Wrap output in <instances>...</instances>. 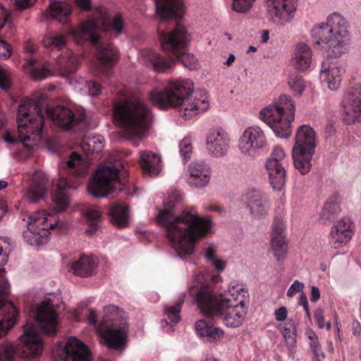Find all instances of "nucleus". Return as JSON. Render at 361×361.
<instances>
[{
  "label": "nucleus",
  "instance_id": "nucleus-62",
  "mask_svg": "<svg viewBox=\"0 0 361 361\" xmlns=\"http://www.w3.org/2000/svg\"><path fill=\"white\" fill-rule=\"evenodd\" d=\"M5 269L0 268V293L5 294L8 288V281L5 279Z\"/></svg>",
  "mask_w": 361,
  "mask_h": 361
},
{
  "label": "nucleus",
  "instance_id": "nucleus-60",
  "mask_svg": "<svg viewBox=\"0 0 361 361\" xmlns=\"http://www.w3.org/2000/svg\"><path fill=\"white\" fill-rule=\"evenodd\" d=\"M49 75V71L47 68L43 67L39 68H35L32 71V75L35 80H41Z\"/></svg>",
  "mask_w": 361,
  "mask_h": 361
},
{
  "label": "nucleus",
  "instance_id": "nucleus-31",
  "mask_svg": "<svg viewBox=\"0 0 361 361\" xmlns=\"http://www.w3.org/2000/svg\"><path fill=\"white\" fill-rule=\"evenodd\" d=\"M291 64L298 71L305 72L312 65V51L308 44L300 42L295 46L291 57Z\"/></svg>",
  "mask_w": 361,
  "mask_h": 361
},
{
  "label": "nucleus",
  "instance_id": "nucleus-38",
  "mask_svg": "<svg viewBox=\"0 0 361 361\" xmlns=\"http://www.w3.org/2000/svg\"><path fill=\"white\" fill-rule=\"evenodd\" d=\"M195 328L201 337L207 338L209 341H220L224 336V331L219 327L214 326L207 319L198 320Z\"/></svg>",
  "mask_w": 361,
  "mask_h": 361
},
{
  "label": "nucleus",
  "instance_id": "nucleus-57",
  "mask_svg": "<svg viewBox=\"0 0 361 361\" xmlns=\"http://www.w3.org/2000/svg\"><path fill=\"white\" fill-rule=\"evenodd\" d=\"M82 85L85 86V88L88 90L92 96H96L101 92V86L97 82L85 80L83 82L82 80Z\"/></svg>",
  "mask_w": 361,
  "mask_h": 361
},
{
  "label": "nucleus",
  "instance_id": "nucleus-64",
  "mask_svg": "<svg viewBox=\"0 0 361 361\" xmlns=\"http://www.w3.org/2000/svg\"><path fill=\"white\" fill-rule=\"evenodd\" d=\"M209 263H211V264L213 265L214 268L219 271H224L226 266V262L225 261L217 257L211 260Z\"/></svg>",
  "mask_w": 361,
  "mask_h": 361
},
{
  "label": "nucleus",
  "instance_id": "nucleus-27",
  "mask_svg": "<svg viewBox=\"0 0 361 361\" xmlns=\"http://www.w3.org/2000/svg\"><path fill=\"white\" fill-rule=\"evenodd\" d=\"M212 296L218 301V303L224 306L243 305L248 300L249 293L246 288L242 284L237 282H231L228 291L221 295L219 298L212 293Z\"/></svg>",
  "mask_w": 361,
  "mask_h": 361
},
{
  "label": "nucleus",
  "instance_id": "nucleus-35",
  "mask_svg": "<svg viewBox=\"0 0 361 361\" xmlns=\"http://www.w3.org/2000/svg\"><path fill=\"white\" fill-rule=\"evenodd\" d=\"M156 13L161 19L182 15L184 9L183 0H155Z\"/></svg>",
  "mask_w": 361,
  "mask_h": 361
},
{
  "label": "nucleus",
  "instance_id": "nucleus-17",
  "mask_svg": "<svg viewBox=\"0 0 361 361\" xmlns=\"http://www.w3.org/2000/svg\"><path fill=\"white\" fill-rule=\"evenodd\" d=\"M268 20L276 26H285L293 20L297 0H265Z\"/></svg>",
  "mask_w": 361,
  "mask_h": 361
},
{
  "label": "nucleus",
  "instance_id": "nucleus-28",
  "mask_svg": "<svg viewBox=\"0 0 361 361\" xmlns=\"http://www.w3.org/2000/svg\"><path fill=\"white\" fill-rule=\"evenodd\" d=\"M247 208L251 215L257 219L266 218L271 210V202L269 197L259 192L252 191L247 193Z\"/></svg>",
  "mask_w": 361,
  "mask_h": 361
},
{
  "label": "nucleus",
  "instance_id": "nucleus-33",
  "mask_svg": "<svg viewBox=\"0 0 361 361\" xmlns=\"http://www.w3.org/2000/svg\"><path fill=\"white\" fill-rule=\"evenodd\" d=\"M316 135L314 129L307 125L301 126L297 130L293 149L314 152Z\"/></svg>",
  "mask_w": 361,
  "mask_h": 361
},
{
  "label": "nucleus",
  "instance_id": "nucleus-39",
  "mask_svg": "<svg viewBox=\"0 0 361 361\" xmlns=\"http://www.w3.org/2000/svg\"><path fill=\"white\" fill-rule=\"evenodd\" d=\"M49 10L51 18L59 23L65 25L68 23L73 8L72 6L67 2L50 0Z\"/></svg>",
  "mask_w": 361,
  "mask_h": 361
},
{
  "label": "nucleus",
  "instance_id": "nucleus-37",
  "mask_svg": "<svg viewBox=\"0 0 361 361\" xmlns=\"http://www.w3.org/2000/svg\"><path fill=\"white\" fill-rule=\"evenodd\" d=\"M86 21L94 22L96 25V34L99 28L104 30H111L116 35H120L124 30L123 19L120 14H116L111 21H109L105 13H99V18L87 19Z\"/></svg>",
  "mask_w": 361,
  "mask_h": 361
},
{
  "label": "nucleus",
  "instance_id": "nucleus-26",
  "mask_svg": "<svg viewBox=\"0 0 361 361\" xmlns=\"http://www.w3.org/2000/svg\"><path fill=\"white\" fill-rule=\"evenodd\" d=\"M49 185V179L44 173L36 172L30 186L24 192V199L30 203H36L43 200L47 194Z\"/></svg>",
  "mask_w": 361,
  "mask_h": 361
},
{
  "label": "nucleus",
  "instance_id": "nucleus-18",
  "mask_svg": "<svg viewBox=\"0 0 361 361\" xmlns=\"http://www.w3.org/2000/svg\"><path fill=\"white\" fill-rule=\"evenodd\" d=\"M286 156L284 150L279 146H275L270 157L265 163L269 173V182L276 190H281L286 183L285 164Z\"/></svg>",
  "mask_w": 361,
  "mask_h": 361
},
{
  "label": "nucleus",
  "instance_id": "nucleus-54",
  "mask_svg": "<svg viewBox=\"0 0 361 361\" xmlns=\"http://www.w3.org/2000/svg\"><path fill=\"white\" fill-rule=\"evenodd\" d=\"M179 152L183 161H188L192 152L191 140L189 138H183L179 144Z\"/></svg>",
  "mask_w": 361,
  "mask_h": 361
},
{
  "label": "nucleus",
  "instance_id": "nucleus-9",
  "mask_svg": "<svg viewBox=\"0 0 361 361\" xmlns=\"http://www.w3.org/2000/svg\"><path fill=\"white\" fill-rule=\"evenodd\" d=\"M124 318L125 312L117 306L109 305L104 308L99 329L102 339L109 348L118 349L125 344L128 327L123 321Z\"/></svg>",
  "mask_w": 361,
  "mask_h": 361
},
{
  "label": "nucleus",
  "instance_id": "nucleus-15",
  "mask_svg": "<svg viewBox=\"0 0 361 361\" xmlns=\"http://www.w3.org/2000/svg\"><path fill=\"white\" fill-rule=\"evenodd\" d=\"M267 145L268 141L265 132L258 126L245 128L238 141L240 153L251 159L261 155Z\"/></svg>",
  "mask_w": 361,
  "mask_h": 361
},
{
  "label": "nucleus",
  "instance_id": "nucleus-32",
  "mask_svg": "<svg viewBox=\"0 0 361 361\" xmlns=\"http://www.w3.org/2000/svg\"><path fill=\"white\" fill-rule=\"evenodd\" d=\"M140 57L143 63L152 66L156 72L159 73L171 69L175 64V61L172 58H165L150 49L142 51Z\"/></svg>",
  "mask_w": 361,
  "mask_h": 361
},
{
  "label": "nucleus",
  "instance_id": "nucleus-24",
  "mask_svg": "<svg viewBox=\"0 0 361 361\" xmlns=\"http://www.w3.org/2000/svg\"><path fill=\"white\" fill-rule=\"evenodd\" d=\"M189 176L187 183L195 188H204L210 182L212 169L210 165L204 161L199 160L192 161L188 166Z\"/></svg>",
  "mask_w": 361,
  "mask_h": 361
},
{
  "label": "nucleus",
  "instance_id": "nucleus-2",
  "mask_svg": "<svg viewBox=\"0 0 361 361\" xmlns=\"http://www.w3.org/2000/svg\"><path fill=\"white\" fill-rule=\"evenodd\" d=\"M114 118L128 140L139 146L137 139L142 138L147 133L152 120L149 106L140 99L123 100L114 105Z\"/></svg>",
  "mask_w": 361,
  "mask_h": 361
},
{
  "label": "nucleus",
  "instance_id": "nucleus-63",
  "mask_svg": "<svg viewBox=\"0 0 361 361\" xmlns=\"http://www.w3.org/2000/svg\"><path fill=\"white\" fill-rule=\"evenodd\" d=\"M35 1L36 0H16L15 6L19 10H24L32 6Z\"/></svg>",
  "mask_w": 361,
  "mask_h": 361
},
{
  "label": "nucleus",
  "instance_id": "nucleus-52",
  "mask_svg": "<svg viewBox=\"0 0 361 361\" xmlns=\"http://www.w3.org/2000/svg\"><path fill=\"white\" fill-rule=\"evenodd\" d=\"M286 224L284 220L280 217H276L273 221L271 233V237L285 238Z\"/></svg>",
  "mask_w": 361,
  "mask_h": 361
},
{
  "label": "nucleus",
  "instance_id": "nucleus-14",
  "mask_svg": "<svg viewBox=\"0 0 361 361\" xmlns=\"http://www.w3.org/2000/svg\"><path fill=\"white\" fill-rule=\"evenodd\" d=\"M61 303V298L49 294L39 304L35 312V320L39 330L45 334L53 336L56 332L58 324V308Z\"/></svg>",
  "mask_w": 361,
  "mask_h": 361
},
{
  "label": "nucleus",
  "instance_id": "nucleus-45",
  "mask_svg": "<svg viewBox=\"0 0 361 361\" xmlns=\"http://www.w3.org/2000/svg\"><path fill=\"white\" fill-rule=\"evenodd\" d=\"M68 186L66 180L60 178L57 182V190L53 195L55 209L58 212L64 210L69 204V200L63 190Z\"/></svg>",
  "mask_w": 361,
  "mask_h": 361
},
{
  "label": "nucleus",
  "instance_id": "nucleus-6",
  "mask_svg": "<svg viewBox=\"0 0 361 361\" xmlns=\"http://www.w3.org/2000/svg\"><path fill=\"white\" fill-rule=\"evenodd\" d=\"M295 107L289 95L282 94L259 114L260 120L269 126L276 136L287 138L292 133V122L295 118Z\"/></svg>",
  "mask_w": 361,
  "mask_h": 361
},
{
  "label": "nucleus",
  "instance_id": "nucleus-49",
  "mask_svg": "<svg viewBox=\"0 0 361 361\" xmlns=\"http://www.w3.org/2000/svg\"><path fill=\"white\" fill-rule=\"evenodd\" d=\"M42 44L47 48L61 49L66 46V40L63 35L54 33L45 36Z\"/></svg>",
  "mask_w": 361,
  "mask_h": 361
},
{
  "label": "nucleus",
  "instance_id": "nucleus-29",
  "mask_svg": "<svg viewBox=\"0 0 361 361\" xmlns=\"http://www.w3.org/2000/svg\"><path fill=\"white\" fill-rule=\"evenodd\" d=\"M139 164L144 174L149 177L159 176L164 166L161 156L149 150L140 152Z\"/></svg>",
  "mask_w": 361,
  "mask_h": 361
},
{
  "label": "nucleus",
  "instance_id": "nucleus-4",
  "mask_svg": "<svg viewBox=\"0 0 361 361\" xmlns=\"http://www.w3.org/2000/svg\"><path fill=\"white\" fill-rule=\"evenodd\" d=\"M190 295L197 302L200 311L207 317L221 319L231 328H237L243 323L246 308L243 305L224 306L212 296V290L205 284L195 283L189 288Z\"/></svg>",
  "mask_w": 361,
  "mask_h": 361
},
{
  "label": "nucleus",
  "instance_id": "nucleus-51",
  "mask_svg": "<svg viewBox=\"0 0 361 361\" xmlns=\"http://www.w3.org/2000/svg\"><path fill=\"white\" fill-rule=\"evenodd\" d=\"M183 301L184 299L182 298L174 306H171L165 309L164 314L171 322L178 323L180 321L181 317L180 315V312Z\"/></svg>",
  "mask_w": 361,
  "mask_h": 361
},
{
  "label": "nucleus",
  "instance_id": "nucleus-42",
  "mask_svg": "<svg viewBox=\"0 0 361 361\" xmlns=\"http://www.w3.org/2000/svg\"><path fill=\"white\" fill-rule=\"evenodd\" d=\"M82 214L87 221V228L86 233L92 235L101 226L102 213L95 205H88L81 209Z\"/></svg>",
  "mask_w": 361,
  "mask_h": 361
},
{
  "label": "nucleus",
  "instance_id": "nucleus-22",
  "mask_svg": "<svg viewBox=\"0 0 361 361\" xmlns=\"http://www.w3.org/2000/svg\"><path fill=\"white\" fill-rule=\"evenodd\" d=\"M209 96L203 90H192L180 108L181 116L189 119L199 114L204 113L209 107Z\"/></svg>",
  "mask_w": 361,
  "mask_h": 361
},
{
  "label": "nucleus",
  "instance_id": "nucleus-1",
  "mask_svg": "<svg viewBox=\"0 0 361 361\" xmlns=\"http://www.w3.org/2000/svg\"><path fill=\"white\" fill-rule=\"evenodd\" d=\"M176 201L175 195H170L157 220L166 228L167 237L178 255L184 258L194 252L197 242L209 233L214 222L209 216H199L193 207L183 209L179 215L175 214L171 208Z\"/></svg>",
  "mask_w": 361,
  "mask_h": 361
},
{
  "label": "nucleus",
  "instance_id": "nucleus-21",
  "mask_svg": "<svg viewBox=\"0 0 361 361\" xmlns=\"http://www.w3.org/2000/svg\"><path fill=\"white\" fill-rule=\"evenodd\" d=\"M57 353L63 361H92L89 348L74 336L69 337L64 345L59 346Z\"/></svg>",
  "mask_w": 361,
  "mask_h": 361
},
{
  "label": "nucleus",
  "instance_id": "nucleus-12",
  "mask_svg": "<svg viewBox=\"0 0 361 361\" xmlns=\"http://www.w3.org/2000/svg\"><path fill=\"white\" fill-rule=\"evenodd\" d=\"M118 164H106L98 167L88 185L89 192L94 197H106L114 191L123 190L119 179Z\"/></svg>",
  "mask_w": 361,
  "mask_h": 361
},
{
  "label": "nucleus",
  "instance_id": "nucleus-53",
  "mask_svg": "<svg viewBox=\"0 0 361 361\" xmlns=\"http://www.w3.org/2000/svg\"><path fill=\"white\" fill-rule=\"evenodd\" d=\"M253 0H233L232 10L240 13H245L252 6Z\"/></svg>",
  "mask_w": 361,
  "mask_h": 361
},
{
  "label": "nucleus",
  "instance_id": "nucleus-16",
  "mask_svg": "<svg viewBox=\"0 0 361 361\" xmlns=\"http://www.w3.org/2000/svg\"><path fill=\"white\" fill-rule=\"evenodd\" d=\"M46 113L55 125L64 130H81L87 126L86 113L84 109H71L58 106L47 108Z\"/></svg>",
  "mask_w": 361,
  "mask_h": 361
},
{
  "label": "nucleus",
  "instance_id": "nucleus-36",
  "mask_svg": "<svg viewBox=\"0 0 361 361\" xmlns=\"http://www.w3.org/2000/svg\"><path fill=\"white\" fill-rule=\"evenodd\" d=\"M17 311L13 304L0 298V337L16 323Z\"/></svg>",
  "mask_w": 361,
  "mask_h": 361
},
{
  "label": "nucleus",
  "instance_id": "nucleus-34",
  "mask_svg": "<svg viewBox=\"0 0 361 361\" xmlns=\"http://www.w3.org/2000/svg\"><path fill=\"white\" fill-rule=\"evenodd\" d=\"M90 161L76 152H73L66 161V171L70 175L75 177H83L89 172Z\"/></svg>",
  "mask_w": 361,
  "mask_h": 361
},
{
  "label": "nucleus",
  "instance_id": "nucleus-3",
  "mask_svg": "<svg viewBox=\"0 0 361 361\" xmlns=\"http://www.w3.org/2000/svg\"><path fill=\"white\" fill-rule=\"evenodd\" d=\"M312 37L328 56L338 58L349 51V23L338 12L329 14L324 23L314 27Z\"/></svg>",
  "mask_w": 361,
  "mask_h": 361
},
{
  "label": "nucleus",
  "instance_id": "nucleus-41",
  "mask_svg": "<svg viewBox=\"0 0 361 361\" xmlns=\"http://www.w3.org/2000/svg\"><path fill=\"white\" fill-rule=\"evenodd\" d=\"M314 152L292 150V157L295 168L302 175L308 173L312 168V159Z\"/></svg>",
  "mask_w": 361,
  "mask_h": 361
},
{
  "label": "nucleus",
  "instance_id": "nucleus-61",
  "mask_svg": "<svg viewBox=\"0 0 361 361\" xmlns=\"http://www.w3.org/2000/svg\"><path fill=\"white\" fill-rule=\"evenodd\" d=\"M204 257L207 258V261L209 262L213 259L216 258V247L214 244L209 243L207 244L204 247Z\"/></svg>",
  "mask_w": 361,
  "mask_h": 361
},
{
  "label": "nucleus",
  "instance_id": "nucleus-50",
  "mask_svg": "<svg viewBox=\"0 0 361 361\" xmlns=\"http://www.w3.org/2000/svg\"><path fill=\"white\" fill-rule=\"evenodd\" d=\"M8 18L7 11L3 6L0 4V30L4 26ZM11 55V51L9 45L3 40L0 39V58L6 59Z\"/></svg>",
  "mask_w": 361,
  "mask_h": 361
},
{
  "label": "nucleus",
  "instance_id": "nucleus-47",
  "mask_svg": "<svg viewBox=\"0 0 361 361\" xmlns=\"http://www.w3.org/2000/svg\"><path fill=\"white\" fill-rule=\"evenodd\" d=\"M294 97H301L305 90L310 87V84L300 76L290 77L287 81Z\"/></svg>",
  "mask_w": 361,
  "mask_h": 361
},
{
  "label": "nucleus",
  "instance_id": "nucleus-58",
  "mask_svg": "<svg viewBox=\"0 0 361 361\" xmlns=\"http://www.w3.org/2000/svg\"><path fill=\"white\" fill-rule=\"evenodd\" d=\"M11 85V80L7 71L0 66V88L7 90Z\"/></svg>",
  "mask_w": 361,
  "mask_h": 361
},
{
  "label": "nucleus",
  "instance_id": "nucleus-11",
  "mask_svg": "<svg viewBox=\"0 0 361 361\" xmlns=\"http://www.w3.org/2000/svg\"><path fill=\"white\" fill-rule=\"evenodd\" d=\"M193 82L188 79L171 80L164 90H153L149 99L160 109L180 108L186 97L192 92Z\"/></svg>",
  "mask_w": 361,
  "mask_h": 361
},
{
  "label": "nucleus",
  "instance_id": "nucleus-30",
  "mask_svg": "<svg viewBox=\"0 0 361 361\" xmlns=\"http://www.w3.org/2000/svg\"><path fill=\"white\" fill-rule=\"evenodd\" d=\"M99 259L93 255H82L70 265L69 271L80 277H90L97 274Z\"/></svg>",
  "mask_w": 361,
  "mask_h": 361
},
{
  "label": "nucleus",
  "instance_id": "nucleus-59",
  "mask_svg": "<svg viewBox=\"0 0 361 361\" xmlns=\"http://www.w3.org/2000/svg\"><path fill=\"white\" fill-rule=\"evenodd\" d=\"M304 288V284L298 280H295L290 286L287 291V296L289 298L293 297L296 293L302 292Z\"/></svg>",
  "mask_w": 361,
  "mask_h": 361
},
{
  "label": "nucleus",
  "instance_id": "nucleus-5",
  "mask_svg": "<svg viewBox=\"0 0 361 361\" xmlns=\"http://www.w3.org/2000/svg\"><path fill=\"white\" fill-rule=\"evenodd\" d=\"M68 34L78 44L90 41L97 50L98 72L109 77L111 74L113 66L118 59V51L111 44L101 42L99 34H96L95 23L84 21L78 28L69 29Z\"/></svg>",
  "mask_w": 361,
  "mask_h": 361
},
{
  "label": "nucleus",
  "instance_id": "nucleus-13",
  "mask_svg": "<svg viewBox=\"0 0 361 361\" xmlns=\"http://www.w3.org/2000/svg\"><path fill=\"white\" fill-rule=\"evenodd\" d=\"M47 216L44 211L32 214L27 223V229L23 232V236L27 244L32 246H39L47 243L49 229L54 227H62L64 224L59 221L48 224Z\"/></svg>",
  "mask_w": 361,
  "mask_h": 361
},
{
  "label": "nucleus",
  "instance_id": "nucleus-25",
  "mask_svg": "<svg viewBox=\"0 0 361 361\" xmlns=\"http://www.w3.org/2000/svg\"><path fill=\"white\" fill-rule=\"evenodd\" d=\"M353 223L348 217H343L332 226L329 243L335 248L345 245L352 238Z\"/></svg>",
  "mask_w": 361,
  "mask_h": 361
},
{
  "label": "nucleus",
  "instance_id": "nucleus-40",
  "mask_svg": "<svg viewBox=\"0 0 361 361\" xmlns=\"http://www.w3.org/2000/svg\"><path fill=\"white\" fill-rule=\"evenodd\" d=\"M341 199L338 195L331 196L322 207L319 214L320 220L324 223L333 221L340 214Z\"/></svg>",
  "mask_w": 361,
  "mask_h": 361
},
{
  "label": "nucleus",
  "instance_id": "nucleus-7",
  "mask_svg": "<svg viewBox=\"0 0 361 361\" xmlns=\"http://www.w3.org/2000/svg\"><path fill=\"white\" fill-rule=\"evenodd\" d=\"M43 350L44 342L35 324L27 322L16 345L8 341L0 344V361H13L16 355L26 360H35Z\"/></svg>",
  "mask_w": 361,
  "mask_h": 361
},
{
  "label": "nucleus",
  "instance_id": "nucleus-44",
  "mask_svg": "<svg viewBox=\"0 0 361 361\" xmlns=\"http://www.w3.org/2000/svg\"><path fill=\"white\" fill-rule=\"evenodd\" d=\"M104 138L101 135H85L80 144L82 151L86 154L97 153L104 147Z\"/></svg>",
  "mask_w": 361,
  "mask_h": 361
},
{
  "label": "nucleus",
  "instance_id": "nucleus-48",
  "mask_svg": "<svg viewBox=\"0 0 361 361\" xmlns=\"http://www.w3.org/2000/svg\"><path fill=\"white\" fill-rule=\"evenodd\" d=\"M271 249L274 256L278 261L283 260L287 253V244L285 238L271 237Z\"/></svg>",
  "mask_w": 361,
  "mask_h": 361
},
{
  "label": "nucleus",
  "instance_id": "nucleus-46",
  "mask_svg": "<svg viewBox=\"0 0 361 361\" xmlns=\"http://www.w3.org/2000/svg\"><path fill=\"white\" fill-rule=\"evenodd\" d=\"M113 224L120 227L126 226L128 222V209L125 205H113L109 212Z\"/></svg>",
  "mask_w": 361,
  "mask_h": 361
},
{
  "label": "nucleus",
  "instance_id": "nucleus-43",
  "mask_svg": "<svg viewBox=\"0 0 361 361\" xmlns=\"http://www.w3.org/2000/svg\"><path fill=\"white\" fill-rule=\"evenodd\" d=\"M79 56L71 51H67L64 56L59 60L60 74L64 77H69L78 68Z\"/></svg>",
  "mask_w": 361,
  "mask_h": 361
},
{
  "label": "nucleus",
  "instance_id": "nucleus-55",
  "mask_svg": "<svg viewBox=\"0 0 361 361\" xmlns=\"http://www.w3.org/2000/svg\"><path fill=\"white\" fill-rule=\"evenodd\" d=\"M310 345L312 353L317 359L325 358V355L322 351L320 343L318 341V338L315 335L310 336Z\"/></svg>",
  "mask_w": 361,
  "mask_h": 361
},
{
  "label": "nucleus",
  "instance_id": "nucleus-10",
  "mask_svg": "<svg viewBox=\"0 0 361 361\" xmlns=\"http://www.w3.org/2000/svg\"><path fill=\"white\" fill-rule=\"evenodd\" d=\"M158 33L164 51L172 53L185 67L190 70L196 68V58L185 51V47L190 42V36L183 25L178 24L169 34L161 32L159 28Z\"/></svg>",
  "mask_w": 361,
  "mask_h": 361
},
{
  "label": "nucleus",
  "instance_id": "nucleus-19",
  "mask_svg": "<svg viewBox=\"0 0 361 361\" xmlns=\"http://www.w3.org/2000/svg\"><path fill=\"white\" fill-rule=\"evenodd\" d=\"M205 144L207 152L215 158L226 156L231 148V137L229 134L222 128H210L205 137Z\"/></svg>",
  "mask_w": 361,
  "mask_h": 361
},
{
  "label": "nucleus",
  "instance_id": "nucleus-56",
  "mask_svg": "<svg viewBox=\"0 0 361 361\" xmlns=\"http://www.w3.org/2000/svg\"><path fill=\"white\" fill-rule=\"evenodd\" d=\"M10 247L8 240L0 238V266L4 265L7 262L11 250Z\"/></svg>",
  "mask_w": 361,
  "mask_h": 361
},
{
  "label": "nucleus",
  "instance_id": "nucleus-8",
  "mask_svg": "<svg viewBox=\"0 0 361 361\" xmlns=\"http://www.w3.org/2000/svg\"><path fill=\"white\" fill-rule=\"evenodd\" d=\"M16 120L19 137L23 146L31 148L37 145L41 139L44 124L39 102L27 98L22 99Z\"/></svg>",
  "mask_w": 361,
  "mask_h": 361
},
{
  "label": "nucleus",
  "instance_id": "nucleus-23",
  "mask_svg": "<svg viewBox=\"0 0 361 361\" xmlns=\"http://www.w3.org/2000/svg\"><path fill=\"white\" fill-rule=\"evenodd\" d=\"M345 73V68L343 63L324 61L321 66L319 78L330 90L336 91L339 88Z\"/></svg>",
  "mask_w": 361,
  "mask_h": 361
},
{
  "label": "nucleus",
  "instance_id": "nucleus-20",
  "mask_svg": "<svg viewBox=\"0 0 361 361\" xmlns=\"http://www.w3.org/2000/svg\"><path fill=\"white\" fill-rule=\"evenodd\" d=\"M344 122L348 125L361 122V90L348 89L341 102Z\"/></svg>",
  "mask_w": 361,
  "mask_h": 361
}]
</instances>
